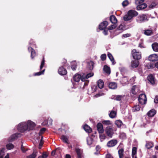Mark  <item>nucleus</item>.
Instances as JSON below:
<instances>
[{
	"instance_id": "obj_45",
	"label": "nucleus",
	"mask_w": 158,
	"mask_h": 158,
	"mask_svg": "<svg viewBox=\"0 0 158 158\" xmlns=\"http://www.w3.org/2000/svg\"><path fill=\"white\" fill-rule=\"evenodd\" d=\"M45 60H44V56L43 57V59L42 60V61L41 62L40 67V70H41L43 66H44V64H45Z\"/></svg>"
},
{
	"instance_id": "obj_10",
	"label": "nucleus",
	"mask_w": 158,
	"mask_h": 158,
	"mask_svg": "<svg viewBox=\"0 0 158 158\" xmlns=\"http://www.w3.org/2000/svg\"><path fill=\"white\" fill-rule=\"evenodd\" d=\"M148 60L150 61H156L158 60V55L155 54L150 55L148 57Z\"/></svg>"
},
{
	"instance_id": "obj_24",
	"label": "nucleus",
	"mask_w": 158,
	"mask_h": 158,
	"mask_svg": "<svg viewBox=\"0 0 158 158\" xmlns=\"http://www.w3.org/2000/svg\"><path fill=\"white\" fill-rule=\"evenodd\" d=\"M144 33L146 35L149 36L152 35L153 34V31L152 30L147 29L144 31Z\"/></svg>"
},
{
	"instance_id": "obj_6",
	"label": "nucleus",
	"mask_w": 158,
	"mask_h": 158,
	"mask_svg": "<svg viewBox=\"0 0 158 158\" xmlns=\"http://www.w3.org/2000/svg\"><path fill=\"white\" fill-rule=\"evenodd\" d=\"M138 101L139 103L141 105L145 104L146 103L147 98L144 94H140L138 98Z\"/></svg>"
},
{
	"instance_id": "obj_37",
	"label": "nucleus",
	"mask_w": 158,
	"mask_h": 158,
	"mask_svg": "<svg viewBox=\"0 0 158 158\" xmlns=\"http://www.w3.org/2000/svg\"><path fill=\"white\" fill-rule=\"evenodd\" d=\"M115 124L118 127H120L123 124V123L121 120H118L115 121Z\"/></svg>"
},
{
	"instance_id": "obj_48",
	"label": "nucleus",
	"mask_w": 158,
	"mask_h": 158,
	"mask_svg": "<svg viewBox=\"0 0 158 158\" xmlns=\"http://www.w3.org/2000/svg\"><path fill=\"white\" fill-rule=\"evenodd\" d=\"M144 0H136L135 1V3L136 5H139L143 2Z\"/></svg>"
},
{
	"instance_id": "obj_17",
	"label": "nucleus",
	"mask_w": 158,
	"mask_h": 158,
	"mask_svg": "<svg viewBox=\"0 0 158 158\" xmlns=\"http://www.w3.org/2000/svg\"><path fill=\"white\" fill-rule=\"evenodd\" d=\"M110 20L113 24H116L117 23V19L116 17L114 15H111L110 17Z\"/></svg>"
},
{
	"instance_id": "obj_59",
	"label": "nucleus",
	"mask_w": 158,
	"mask_h": 158,
	"mask_svg": "<svg viewBox=\"0 0 158 158\" xmlns=\"http://www.w3.org/2000/svg\"><path fill=\"white\" fill-rule=\"evenodd\" d=\"M131 36V35L130 34L127 33L125 34H123L122 35V37L124 38H127Z\"/></svg>"
},
{
	"instance_id": "obj_8",
	"label": "nucleus",
	"mask_w": 158,
	"mask_h": 158,
	"mask_svg": "<svg viewBox=\"0 0 158 158\" xmlns=\"http://www.w3.org/2000/svg\"><path fill=\"white\" fill-rule=\"evenodd\" d=\"M27 124V130L29 131L34 129L36 126L35 123L31 121H28Z\"/></svg>"
},
{
	"instance_id": "obj_47",
	"label": "nucleus",
	"mask_w": 158,
	"mask_h": 158,
	"mask_svg": "<svg viewBox=\"0 0 158 158\" xmlns=\"http://www.w3.org/2000/svg\"><path fill=\"white\" fill-rule=\"evenodd\" d=\"M117 26L116 24H113V25H111L109 26L108 28V29L109 30H112L116 28Z\"/></svg>"
},
{
	"instance_id": "obj_36",
	"label": "nucleus",
	"mask_w": 158,
	"mask_h": 158,
	"mask_svg": "<svg viewBox=\"0 0 158 158\" xmlns=\"http://www.w3.org/2000/svg\"><path fill=\"white\" fill-rule=\"evenodd\" d=\"M116 115V113L114 110L111 111L109 114V116L110 118H115Z\"/></svg>"
},
{
	"instance_id": "obj_25",
	"label": "nucleus",
	"mask_w": 158,
	"mask_h": 158,
	"mask_svg": "<svg viewBox=\"0 0 158 158\" xmlns=\"http://www.w3.org/2000/svg\"><path fill=\"white\" fill-rule=\"evenodd\" d=\"M107 56L110 61L112 62V64L114 65L115 64L116 62L111 53L109 52L107 54Z\"/></svg>"
},
{
	"instance_id": "obj_7",
	"label": "nucleus",
	"mask_w": 158,
	"mask_h": 158,
	"mask_svg": "<svg viewBox=\"0 0 158 158\" xmlns=\"http://www.w3.org/2000/svg\"><path fill=\"white\" fill-rule=\"evenodd\" d=\"M22 134L19 133H16L13 134L8 139V141L9 142H12L18 138L21 137Z\"/></svg>"
},
{
	"instance_id": "obj_21",
	"label": "nucleus",
	"mask_w": 158,
	"mask_h": 158,
	"mask_svg": "<svg viewBox=\"0 0 158 158\" xmlns=\"http://www.w3.org/2000/svg\"><path fill=\"white\" fill-rule=\"evenodd\" d=\"M147 6V5L146 4L143 3L139 5H137V8L138 10H141L145 8Z\"/></svg>"
},
{
	"instance_id": "obj_30",
	"label": "nucleus",
	"mask_w": 158,
	"mask_h": 158,
	"mask_svg": "<svg viewBox=\"0 0 158 158\" xmlns=\"http://www.w3.org/2000/svg\"><path fill=\"white\" fill-rule=\"evenodd\" d=\"M154 144L152 142H147L145 146L148 149H149L153 147Z\"/></svg>"
},
{
	"instance_id": "obj_18",
	"label": "nucleus",
	"mask_w": 158,
	"mask_h": 158,
	"mask_svg": "<svg viewBox=\"0 0 158 158\" xmlns=\"http://www.w3.org/2000/svg\"><path fill=\"white\" fill-rule=\"evenodd\" d=\"M139 62L136 60H133L131 61V66L132 68H137L138 66Z\"/></svg>"
},
{
	"instance_id": "obj_20",
	"label": "nucleus",
	"mask_w": 158,
	"mask_h": 158,
	"mask_svg": "<svg viewBox=\"0 0 158 158\" xmlns=\"http://www.w3.org/2000/svg\"><path fill=\"white\" fill-rule=\"evenodd\" d=\"M152 46L154 51L158 52V43L156 42L152 44Z\"/></svg>"
},
{
	"instance_id": "obj_63",
	"label": "nucleus",
	"mask_w": 158,
	"mask_h": 158,
	"mask_svg": "<svg viewBox=\"0 0 158 158\" xmlns=\"http://www.w3.org/2000/svg\"><path fill=\"white\" fill-rule=\"evenodd\" d=\"M28 51L29 52H31L33 50H34V49H33V48H32V47H29L28 48Z\"/></svg>"
},
{
	"instance_id": "obj_14",
	"label": "nucleus",
	"mask_w": 158,
	"mask_h": 158,
	"mask_svg": "<svg viewBox=\"0 0 158 158\" xmlns=\"http://www.w3.org/2000/svg\"><path fill=\"white\" fill-rule=\"evenodd\" d=\"M147 79L148 80L152 85H154L155 84V80L152 74H150L148 76Z\"/></svg>"
},
{
	"instance_id": "obj_57",
	"label": "nucleus",
	"mask_w": 158,
	"mask_h": 158,
	"mask_svg": "<svg viewBox=\"0 0 158 158\" xmlns=\"http://www.w3.org/2000/svg\"><path fill=\"white\" fill-rule=\"evenodd\" d=\"M21 150L23 152V153L25 152L26 151H27V149H25V148H24V147L23 146V145H22L21 146Z\"/></svg>"
},
{
	"instance_id": "obj_56",
	"label": "nucleus",
	"mask_w": 158,
	"mask_h": 158,
	"mask_svg": "<svg viewBox=\"0 0 158 158\" xmlns=\"http://www.w3.org/2000/svg\"><path fill=\"white\" fill-rule=\"evenodd\" d=\"M48 154L45 152H44L42 154V156L44 157L43 158H47L48 156Z\"/></svg>"
},
{
	"instance_id": "obj_5",
	"label": "nucleus",
	"mask_w": 158,
	"mask_h": 158,
	"mask_svg": "<svg viewBox=\"0 0 158 158\" xmlns=\"http://www.w3.org/2000/svg\"><path fill=\"white\" fill-rule=\"evenodd\" d=\"M84 74H81L76 73L73 77L74 81L76 82H78L80 80L82 81H85V78H84Z\"/></svg>"
},
{
	"instance_id": "obj_2",
	"label": "nucleus",
	"mask_w": 158,
	"mask_h": 158,
	"mask_svg": "<svg viewBox=\"0 0 158 158\" xmlns=\"http://www.w3.org/2000/svg\"><path fill=\"white\" fill-rule=\"evenodd\" d=\"M112 126H107L104 129L105 134L109 137L111 138L114 134V130Z\"/></svg>"
},
{
	"instance_id": "obj_46",
	"label": "nucleus",
	"mask_w": 158,
	"mask_h": 158,
	"mask_svg": "<svg viewBox=\"0 0 158 158\" xmlns=\"http://www.w3.org/2000/svg\"><path fill=\"white\" fill-rule=\"evenodd\" d=\"M137 148L135 147L133 148L132 152V156L133 157H134V156L135 155L136 153Z\"/></svg>"
},
{
	"instance_id": "obj_38",
	"label": "nucleus",
	"mask_w": 158,
	"mask_h": 158,
	"mask_svg": "<svg viewBox=\"0 0 158 158\" xmlns=\"http://www.w3.org/2000/svg\"><path fill=\"white\" fill-rule=\"evenodd\" d=\"M93 75L94 73H89L86 75L84 74V78H85V81H86V79L93 76Z\"/></svg>"
},
{
	"instance_id": "obj_3",
	"label": "nucleus",
	"mask_w": 158,
	"mask_h": 158,
	"mask_svg": "<svg viewBox=\"0 0 158 158\" xmlns=\"http://www.w3.org/2000/svg\"><path fill=\"white\" fill-rule=\"evenodd\" d=\"M27 123L23 122L19 123L17 129L21 132H23L27 130Z\"/></svg>"
},
{
	"instance_id": "obj_26",
	"label": "nucleus",
	"mask_w": 158,
	"mask_h": 158,
	"mask_svg": "<svg viewBox=\"0 0 158 158\" xmlns=\"http://www.w3.org/2000/svg\"><path fill=\"white\" fill-rule=\"evenodd\" d=\"M68 138H69L67 136L65 135H62L61 138V139L64 142L67 144H69V143L68 142Z\"/></svg>"
},
{
	"instance_id": "obj_52",
	"label": "nucleus",
	"mask_w": 158,
	"mask_h": 158,
	"mask_svg": "<svg viewBox=\"0 0 158 158\" xmlns=\"http://www.w3.org/2000/svg\"><path fill=\"white\" fill-rule=\"evenodd\" d=\"M106 55L105 54H103L101 56V58L102 61H104L106 60Z\"/></svg>"
},
{
	"instance_id": "obj_39",
	"label": "nucleus",
	"mask_w": 158,
	"mask_h": 158,
	"mask_svg": "<svg viewBox=\"0 0 158 158\" xmlns=\"http://www.w3.org/2000/svg\"><path fill=\"white\" fill-rule=\"evenodd\" d=\"M37 152H34L32 154L29 155L27 156V158H35L36 157L37 155Z\"/></svg>"
},
{
	"instance_id": "obj_32",
	"label": "nucleus",
	"mask_w": 158,
	"mask_h": 158,
	"mask_svg": "<svg viewBox=\"0 0 158 158\" xmlns=\"http://www.w3.org/2000/svg\"><path fill=\"white\" fill-rule=\"evenodd\" d=\"M140 106L139 105H135L132 109V110L133 112L137 111L140 110Z\"/></svg>"
},
{
	"instance_id": "obj_13",
	"label": "nucleus",
	"mask_w": 158,
	"mask_h": 158,
	"mask_svg": "<svg viewBox=\"0 0 158 158\" xmlns=\"http://www.w3.org/2000/svg\"><path fill=\"white\" fill-rule=\"evenodd\" d=\"M108 22L107 21H104L101 23L99 25V29L101 30L107 28V26L108 25Z\"/></svg>"
},
{
	"instance_id": "obj_15",
	"label": "nucleus",
	"mask_w": 158,
	"mask_h": 158,
	"mask_svg": "<svg viewBox=\"0 0 158 158\" xmlns=\"http://www.w3.org/2000/svg\"><path fill=\"white\" fill-rule=\"evenodd\" d=\"M75 151L77 155V158H82L83 151L79 148H76Z\"/></svg>"
},
{
	"instance_id": "obj_55",
	"label": "nucleus",
	"mask_w": 158,
	"mask_h": 158,
	"mask_svg": "<svg viewBox=\"0 0 158 158\" xmlns=\"http://www.w3.org/2000/svg\"><path fill=\"white\" fill-rule=\"evenodd\" d=\"M108 28L107 29V28L103 30V33L105 35H108Z\"/></svg>"
},
{
	"instance_id": "obj_28",
	"label": "nucleus",
	"mask_w": 158,
	"mask_h": 158,
	"mask_svg": "<svg viewBox=\"0 0 158 158\" xmlns=\"http://www.w3.org/2000/svg\"><path fill=\"white\" fill-rule=\"evenodd\" d=\"M124 149L121 148L118 151V154L119 158H123L124 156Z\"/></svg>"
},
{
	"instance_id": "obj_33",
	"label": "nucleus",
	"mask_w": 158,
	"mask_h": 158,
	"mask_svg": "<svg viewBox=\"0 0 158 158\" xmlns=\"http://www.w3.org/2000/svg\"><path fill=\"white\" fill-rule=\"evenodd\" d=\"M139 20L141 21L148 20L147 16L144 15H142L139 17Z\"/></svg>"
},
{
	"instance_id": "obj_53",
	"label": "nucleus",
	"mask_w": 158,
	"mask_h": 158,
	"mask_svg": "<svg viewBox=\"0 0 158 158\" xmlns=\"http://www.w3.org/2000/svg\"><path fill=\"white\" fill-rule=\"evenodd\" d=\"M157 4L155 2H153L149 6V7L151 9L153 8Z\"/></svg>"
},
{
	"instance_id": "obj_40",
	"label": "nucleus",
	"mask_w": 158,
	"mask_h": 158,
	"mask_svg": "<svg viewBox=\"0 0 158 158\" xmlns=\"http://www.w3.org/2000/svg\"><path fill=\"white\" fill-rule=\"evenodd\" d=\"M6 147L7 149L11 150L14 147V145L11 143H9L6 144Z\"/></svg>"
},
{
	"instance_id": "obj_29",
	"label": "nucleus",
	"mask_w": 158,
	"mask_h": 158,
	"mask_svg": "<svg viewBox=\"0 0 158 158\" xmlns=\"http://www.w3.org/2000/svg\"><path fill=\"white\" fill-rule=\"evenodd\" d=\"M156 114V111L154 110H150L148 113V115L149 117L153 116Z\"/></svg>"
},
{
	"instance_id": "obj_34",
	"label": "nucleus",
	"mask_w": 158,
	"mask_h": 158,
	"mask_svg": "<svg viewBox=\"0 0 158 158\" xmlns=\"http://www.w3.org/2000/svg\"><path fill=\"white\" fill-rule=\"evenodd\" d=\"M101 123L104 125H109L112 124V122L109 120L102 121Z\"/></svg>"
},
{
	"instance_id": "obj_54",
	"label": "nucleus",
	"mask_w": 158,
	"mask_h": 158,
	"mask_svg": "<svg viewBox=\"0 0 158 158\" xmlns=\"http://www.w3.org/2000/svg\"><path fill=\"white\" fill-rule=\"evenodd\" d=\"M67 62V60L65 59H63L62 60V66H65V64Z\"/></svg>"
},
{
	"instance_id": "obj_41",
	"label": "nucleus",
	"mask_w": 158,
	"mask_h": 158,
	"mask_svg": "<svg viewBox=\"0 0 158 158\" xmlns=\"http://www.w3.org/2000/svg\"><path fill=\"white\" fill-rule=\"evenodd\" d=\"M147 67L148 69H153L154 67V65L153 63H148L146 64Z\"/></svg>"
},
{
	"instance_id": "obj_62",
	"label": "nucleus",
	"mask_w": 158,
	"mask_h": 158,
	"mask_svg": "<svg viewBox=\"0 0 158 158\" xmlns=\"http://www.w3.org/2000/svg\"><path fill=\"white\" fill-rule=\"evenodd\" d=\"M106 156V158H114L111 155L110 153L107 154Z\"/></svg>"
},
{
	"instance_id": "obj_51",
	"label": "nucleus",
	"mask_w": 158,
	"mask_h": 158,
	"mask_svg": "<svg viewBox=\"0 0 158 158\" xmlns=\"http://www.w3.org/2000/svg\"><path fill=\"white\" fill-rule=\"evenodd\" d=\"M93 139L91 138L87 139V142L88 145H90L92 143Z\"/></svg>"
},
{
	"instance_id": "obj_58",
	"label": "nucleus",
	"mask_w": 158,
	"mask_h": 158,
	"mask_svg": "<svg viewBox=\"0 0 158 158\" xmlns=\"http://www.w3.org/2000/svg\"><path fill=\"white\" fill-rule=\"evenodd\" d=\"M77 66L76 65H72L71 66L72 69L73 70H75L76 69Z\"/></svg>"
},
{
	"instance_id": "obj_42",
	"label": "nucleus",
	"mask_w": 158,
	"mask_h": 158,
	"mask_svg": "<svg viewBox=\"0 0 158 158\" xmlns=\"http://www.w3.org/2000/svg\"><path fill=\"white\" fill-rule=\"evenodd\" d=\"M94 63L92 61H90L89 63V69L90 70H92L94 68Z\"/></svg>"
},
{
	"instance_id": "obj_19",
	"label": "nucleus",
	"mask_w": 158,
	"mask_h": 158,
	"mask_svg": "<svg viewBox=\"0 0 158 158\" xmlns=\"http://www.w3.org/2000/svg\"><path fill=\"white\" fill-rule=\"evenodd\" d=\"M85 131L87 133H89L92 131V129L87 124L85 125L83 127Z\"/></svg>"
},
{
	"instance_id": "obj_11",
	"label": "nucleus",
	"mask_w": 158,
	"mask_h": 158,
	"mask_svg": "<svg viewBox=\"0 0 158 158\" xmlns=\"http://www.w3.org/2000/svg\"><path fill=\"white\" fill-rule=\"evenodd\" d=\"M97 128L98 132L99 134L103 133L104 131L103 125L101 123H98L97 125Z\"/></svg>"
},
{
	"instance_id": "obj_1",
	"label": "nucleus",
	"mask_w": 158,
	"mask_h": 158,
	"mask_svg": "<svg viewBox=\"0 0 158 158\" xmlns=\"http://www.w3.org/2000/svg\"><path fill=\"white\" fill-rule=\"evenodd\" d=\"M138 13L137 11L133 10H129L127 14L123 17V19L125 21H129L132 19L133 18L138 15Z\"/></svg>"
},
{
	"instance_id": "obj_4",
	"label": "nucleus",
	"mask_w": 158,
	"mask_h": 158,
	"mask_svg": "<svg viewBox=\"0 0 158 158\" xmlns=\"http://www.w3.org/2000/svg\"><path fill=\"white\" fill-rule=\"evenodd\" d=\"M131 54L133 58L136 60H140L141 58V52H137L135 49H134L131 51Z\"/></svg>"
},
{
	"instance_id": "obj_27",
	"label": "nucleus",
	"mask_w": 158,
	"mask_h": 158,
	"mask_svg": "<svg viewBox=\"0 0 158 158\" xmlns=\"http://www.w3.org/2000/svg\"><path fill=\"white\" fill-rule=\"evenodd\" d=\"M46 128H41L39 133V136H41V141L43 139V136L42 135V134L44 133L46 131Z\"/></svg>"
},
{
	"instance_id": "obj_35",
	"label": "nucleus",
	"mask_w": 158,
	"mask_h": 158,
	"mask_svg": "<svg viewBox=\"0 0 158 158\" xmlns=\"http://www.w3.org/2000/svg\"><path fill=\"white\" fill-rule=\"evenodd\" d=\"M5 148H2L0 149V158H3V156L5 155Z\"/></svg>"
},
{
	"instance_id": "obj_49",
	"label": "nucleus",
	"mask_w": 158,
	"mask_h": 158,
	"mask_svg": "<svg viewBox=\"0 0 158 158\" xmlns=\"http://www.w3.org/2000/svg\"><path fill=\"white\" fill-rule=\"evenodd\" d=\"M129 4V2L127 0L124 1L122 3V5L123 7H125L127 6Z\"/></svg>"
},
{
	"instance_id": "obj_22",
	"label": "nucleus",
	"mask_w": 158,
	"mask_h": 158,
	"mask_svg": "<svg viewBox=\"0 0 158 158\" xmlns=\"http://www.w3.org/2000/svg\"><path fill=\"white\" fill-rule=\"evenodd\" d=\"M97 85L98 87L100 89H102L104 86V82L102 80L100 79L98 81Z\"/></svg>"
},
{
	"instance_id": "obj_61",
	"label": "nucleus",
	"mask_w": 158,
	"mask_h": 158,
	"mask_svg": "<svg viewBox=\"0 0 158 158\" xmlns=\"http://www.w3.org/2000/svg\"><path fill=\"white\" fill-rule=\"evenodd\" d=\"M154 102L156 103H158V95L156 96L154 99Z\"/></svg>"
},
{
	"instance_id": "obj_64",
	"label": "nucleus",
	"mask_w": 158,
	"mask_h": 158,
	"mask_svg": "<svg viewBox=\"0 0 158 158\" xmlns=\"http://www.w3.org/2000/svg\"><path fill=\"white\" fill-rule=\"evenodd\" d=\"M65 158H71V156L69 154H67L65 155Z\"/></svg>"
},
{
	"instance_id": "obj_50",
	"label": "nucleus",
	"mask_w": 158,
	"mask_h": 158,
	"mask_svg": "<svg viewBox=\"0 0 158 158\" xmlns=\"http://www.w3.org/2000/svg\"><path fill=\"white\" fill-rule=\"evenodd\" d=\"M36 56V52L34 50H33L31 52V57L33 59Z\"/></svg>"
},
{
	"instance_id": "obj_16",
	"label": "nucleus",
	"mask_w": 158,
	"mask_h": 158,
	"mask_svg": "<svg viewBox=\"0 0 158 158\" xmlns=\"http://www.w3.org/2000/svg\"><path fill=\"white\" fill-rule=\"evenodd\" d=\"M108 86L110 89H115L117 87V84L114 82H110L108 83Z\"/></svg>"
},
{
	"instance_id": "obj_31",
	"label": "nucleus",
	"mask_w": 158,
	"mask_h": 158,
	"mask_svg": "<svg viewBox=\"0 0 158 158\" xmlns=\"http://www.w3.org/2000/svg\"><path fill=\"white\" fill-rule=\"evenodd\" d=\"M103 70L107 73L109 74L110 73V68L106 65L104 66Z\"/></svg>"
},
{
	"instance_id": "obj_12",
	"label": "nucleus",
	"mask_w": 158,
	"mask_h": 158,
	"mask_svg": "<svg viewBox=\"0 0 158 158\" xmlns=\"http://www.w3.org/2000/svg\"><path fill=\"white\" fill-rule=\"evenodd\" d=\"M118 143L116 139H112L108 141L107 144V145L109 148L114 146Z\"/></svg>"
},
{
	"instance_id": "obj_9",
	"label": "nucleus",
	"mask_w": 158,
	"mask_h": 158,
	"mask_svg": "<svg viewBox=\"0 0 158 158\" xmlns=\"http://www.w3.org/2000/svg\"><path fill=\"white\" fill-rule=\"evenodd\" d=\"M58 72L59 74L62 76L66 75L67 73L66 69L63 66H61L59 68Z\"/></svg>"
},
{
	"instance_id": "obj_43",
	"label": "nucleus",
	"mask_w": 158,
	"mask_h": 158,
	"mask_svg": "<svg viewBox=\"0 0 158 158\" xmlns=\"http://www.w3.org/2000/svg\"><path fill=\"white\" fill-rule=\"evenodd\" d=\"M137 88L136 85H133L131 89V93L134 95H136L137 93V92L135 91V89Z\"/></svg>"
},
{
	"instance_id": "obj_44",
	"label": "nucleus",
	"mask_w": 158,
	"mask_h": 158,
	"mask_svg": "<svg viewBox=\"0 0 158 158\" xmlns=\"http://www.w3.org/2000/svg\"><path fill=\"white\" fill-rule=\"evenodd\" d=\"M45 69L37 73H35L33 75L34 76H40L43 74L44 72Z\"/></svg>"
},
{
	"instance_id": "obj_60",
	"label": "nucleus",
	"mask_w": 158,
	"mask_h": 158,
	"mask_svg": "<svg viewBox=\"0 0 158 158\" xmlns=\"http://www.w3.org/2000/svg\"><path fill=\"white\" fill-rule=\"evenodd\" d=\"M123 26L122 24H121L118 27V30H122L123 29Z\"/></svg>"
},
{
	"instance_id": "obj_23",
	"label": "nucleus",
	"mask_w": 158,
	"mask_h": 158,
	"mask_svg": "<svg viewBox=\"0 0 158 158\" xmlns=\"http://www.w3.org/2000/svg\"><path fill=\"white\" fill-rule=\"evenodd\" d=\"M123 98L122 95H116L113 96V99L116 101H120Z\"/></svg>"
}]
</instances>
